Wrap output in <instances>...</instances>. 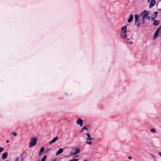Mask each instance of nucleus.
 <instances>
[{"mask_svg":"<svg viewBox=\"0 0 161 161\" xmlns=\"http://www.w3.org/2000/svg\"><path fill=\"white\" fill-rule=\"evenodd\" d=\"M127 27V26L124 25L121 29L120 36L123 40L126 39L128 37L126 34Z\"/></svg>","mask_w":161,"mask_h":161,"instance_id":"f257e3e1","label":"nucleus"},{"mask_svg":"<svg viewBox=\"0 0 161 161\" xmlns=\"http://www.w3.org/2000/svg\"><path fill=\"white\" fill-rule=\"evenodd\" d=\"M141 15H142V19H147L149 20H150V17L149 16L148 12H147V10H144L141 13Z\"/></svg>","mask_w":161,"mask_h":161,"instance_id":"f03ea898","label":"nucleus"},{"mask_svg":"<svg viewBox=\"0 0 161 161\" xmlns=\"http://www.w3.org/2000/svg\"><path fill=\"white\" fill-rule=\"evenodd\" d=\"M37 142V139L36 138L34 137L31 139L29 145V147H32L33 146H35Z\"/></svg>","mask_w":161,"mask_h":161,"instance_id":"7ed1b4c3","label":"nucleus"},{"mask_svg":"<svg viewBox=\"0 0 161 161\" xmlns=\"http://www.w3.org/2000/svg\"><path fill=\"white\" fill-rule=\"evenodd\" d=\"M75 152L72 151L70 153V154L71 155H75L78 154L80 152V149L79 147H76L74 149Z\"/></svg>","mask_w":161,"mask_h":161,"instance_id":"20e7f679","label":"nucleus"},{"mask_svg":"<svg viewBox=\"0 0 161 161\" xmlns=\"http://www.w3.org/2000/svg\"><path fill=\"white\" fill-rule=\"evenodd\" d=\"M83 120L80 118H78L76 121V124L79 125L80 127L83 126Z\"/></svg>","mask_w":161,"mask_h":161,"instance_id":"39448f33","label":"nucleus"},{"mask_svg":"<svg viewBox=\"0 0 161 161\" xmlns=\"http://www.w3.org/2000/svg\"><path fill=\"white\" fill-rule=\"evenodd\" d=\"M131 39V38H127L125 40H124V41L126 43L129 44H132V42L130 40Z\"/></svg>","mask_w":161,"mask_h":161,"instance_id":"423d86ee","label":"nucleus"},{"mask_svg":"<svg viewBox=\"0 0 161 161\" xmlns=\"http://www.w3.org/2000/svg\"><path fill=\"white\" fill-rule=\"evenodd\" d=\"M156 3V1L155 0H151L149 5V8H152Z\"/></svg>","mask_w":161,"mask_h":161,"instance_id":"0eeeda50","label":"nucleus"},{"mask_svg":"<svg viewBox=\"0 0 161 161\" xmlns=\"http://www.w3.org/2000/svg\"><path fill=\"white\" fill-rule=\"evenodd\" d=\"M58 136H56L55 137L53 140H52L50 142L49 144H51L53 143H54L56 141L58 140Z\"/></svg>","mask_w":161,"mask_h":161,"instance_id":"6e6552de","label":"nucleus"},{"mask_svg":"<svg viewBox=\"0 0 161 161\" xmlns=\"http://www.w3.org/2000/svg\"><path fill=\"white\" fill-rule=\"evenodd\" d=\"M8 155V153L7 152H6L4 153H3V154L2 155V158L3 159H6L7 158Z\"/></svg>","mask_w":161,"mask_h":161,"instance_id":"1a4fd4ad","label":"nucleus"},{"mask_svg":"<svg viewBox=\"0 0 161 161\" xmlns=\"http://www.w3.org/2000/svg\"><path fill=\"white\" fill-rule=\"evenodd\" d=\"M158 13L157 12H154L153 14L151 16V19L152 20H153L157 16Z\"/></svg>","mask_w":161,"mask_h":161,"instance_id":"9d476101","label":"nucleus"},{"mask_svg":"<svg viewBox=\"0 0 161 161\" xmlns=\"http://www.w3.org/2000/svg\"><path fill=\"white\" fill-rule=\"evenodd\" d=\"M86 140H92L93 139L91 137L89 133H87L86 134Z\"/></svg>","mask_w":161,"mask_h":161,"instance_id":"9b49d317","label":"nucleus"},{"mask_svg":"<svg viewBox=\"0 0 161 161\" xmlns=\"http://www.w3.org/2000/svg\"><path fill=\"white\" fill-rule=\"evenodd\" d=\"M86 144L90 145L92 144V140H86Z\"/></svg>","mask_w":161,"mask_h":161,"instance_id":"f8f14e48","label":"nucleus"},{"mask_svg":"<svg viewBox=\"0 0 161 161\" xmlns=\"http://www.w3.org/2000/svg\"><path fill=\"white\" fill-rule=\"evenodd\" d=\"M160 21L159 20H155L153 22V25H158L160 23Z\"/></svg>","mask_w":161,"mask_h":161,"instance_id":"ddd939ff","label":"nucleus"},{"mask_svg":"<svg viewBox=\"0 0 161 161\" xmlns=\"http://www.w3.org/2000/svg\"><path fill=\"white\" fill-rule=\"evenodd\" d=\"M44 151V147H42L41 148V149L40 150V151H39V156H40L43 153Z\"/></svg>","mask_w":161,"mask_h":161,"instance_id":"4468645a","label":"nucleus"},{"mask_svg":"<svg viewBox=\"0 0 161 161\" xmlns=\"http://www.w3.org/2000/svg\"><path fill=\"white\" fill-rule=\"evenodd\" d=\"M63 152V148H60L57 152L56 153V155H58V154L62 153Z\"/></svg>","mask_w":161,"mask_h":161,"instance_id":"2eb2a0df","label":"nucleus"},{"mask_svg":"<svg viewBox=\"0 0 161 161\" xmlns=\"http://www.w3.org/2000/svg\"><path fill=\"white\" fill-rule=\"evenodd\" d=\"M133 19V17L132 15H131L130 18L128 19L127 22L129 23L131 22L132 20Z\"/></svg>","mask_w":161,"mask_h":161,"instance_id":"dca6fc26","label":"nucleus"},{"mask_svg":"<svg viewBox=\"0 0 161 161\" xmlns=\"http://www.w3.org/2000/svg\"><path fill=\"white\" fill-rule=\"evenodd\" d=\"M135 24L136 25L137 27H138L139 26L140 24V22L139 20H135Z\"/></svg>","mask_w":161,"mask_h":161,"instance_id":"f3484780","label":"nucleus"},{"mask_svg":"<svg viewBox=\"0 0 161 161\" xmlns=\"http://www.w3.org/2000/svg\"><path fill=\"white\" fill-rule=\"evenodd\" d=\"M47 158V156L45 155L42 159L41 161H45Z\"/></svg>","mask_w":161,"mask_h":161,"instance_id":"a211bd4d","label":"nucleus"},{"mask_svg":"<svg viewBox=\"0 0 161 161\" xmlns=\"http://www.w3.org/2000/svg\"><path fill=\"white\" fill-rule=\"evenodd\" d=\"M150 131L152 133H154L156 132V130L152 128L150 130Z\"/></svg>","mask_w":161,"mask_h":161,"instance_id":"6ab92c4d","label":"nucleus"},{"mask_svg":"<svg viewBox=\"0 0 161 161\" xmlns=\"http://www.w3.org/2000/svg\"><path fill=\"white\" fill-rule=\"evenodd\" d=\"M135 20H138V19L139 18V16L137 14L135 16Z\"/></svg>","mask_w":161,"mask_h":161,"instance_id":"aec40b11","label":"nucleus"},{"mask_svg":"<svg viewBox=\"0 0 161 161\" xmlns=\"http://www.w3.org/2000/svg\"><path fill=\"white\" fill-rule=\"evenodd\" d=\"M88 129V127L87 126H84L82 128V130H87Z\"/></svg>","mask_w":161,"mask_h":161,"instance_id":"412c9836","label":"nucleus"},{"mask_svg":"<svg viewBox=\"0 0 161 161\" xmlns=\"http://www.w3.org/2000/svg\"><path fill=\"white\" fill-rule=\"evenodd\" d=\"M78 159H75L73 158V159L69 160V161H78Z\"/></svg>","mask_w":161,"mask_h":161,"instance_id":"4be33fe9","label":"nucleus"},{"mask_svg":"<svg viewBox=\"0 0 161 161\" xmlns=\"http://www.w3.org/2000/svg\"><path fill=\"white\" fill-rule=\"evenodd\" d=\"M12 134H13L14 136H17V133H15V132H13L12 133Z\"/></svg>","mask_w":161,"mask_h":161,"instance_id":"5701e85b","label":"nucleus"},{"mask_svg":"<svg viewBox=\"0 0 161 161\" xmlns=\"http://www.w3.org/2000/svg\"><path fill=\"white\" fill-rule=\"evenodd\" d=\"M4 149L2 147H0V153H1V152H2L3 150Z\"/></svg>","mask_w":161,"mask_h":161,"instance_id":"b1692460","label":"nucleus"},{"mask_svg":"<svg viewBox=\"0 0 161 161\" xmlns=\"http://www.w3.org/2000/svg\"><path fill=\"white\" fill-rule=\"evenodd\" d=\"M19 157H17L16 158L15 161H18L19 160Z\"/></svg>","mask_w":161,"mask_h":161,"instance_id":"393cba45","label":"nucleus"},{"mask_svg":"<svg viewBox=\"0 0 161 161\" xmlns=\"http://www.w3.org/2000/svg\"><path fill=\"white\" fill-rule=\"evenodd\" d=\"M158 154L159 155L161 158V152H159V153H158Z\"/></svg>","mask_w":161,"mask_h":161,"instance_id":"a878e982","label":"nucleus"},{"mask_svg":"<svg viewBox=\"0 0 161 161\" xmlns=\"http://www.w3.org/2000/svg\"><path fill=\"white\" fill-rule=\"evenodd\" d=\"M128 158L129 159H131L132 158L130 156H129L128 157Z\"/></svg>","mask_w":161,"mask_h":161,"instance_id":"bb28decb","label":"nucleus"},{"mask_svg":"<svg viewBox=\"0 0 161 161\" xmlns=\"http://www.w3.org/2000/svg\"><path fill=\"white\" fill-rule=\"evenodd\" d=\"M150 155H151V156H152V157L153 158H154V156H153V155H151V154Z\"/></svg>","mask_w":161,"mask_h":161,"instance_id":"cd10ccee","label":"nucleus"},{"mask_svg":"<svg viewBox=\"0 0 161 161\" xmlns=\"http://www.w3.org/2000/svg\"><path fill=\"white\" fill-rule=\"evenodd\" d=\"M56 159H54L53 160H52V161H56Z\"/></svg>","mask_w":161,"mask_h":161,"instance_id":"c85d7f7f","label":"nucleus"},{"mask_svg":"<svg viewBox=\"0 0 161 161\" xmlns=\"http://www.w3.org/2000/svg\"><path fill=\"white\" fill-rule=\"evenodd\" d=\"M158 10H159V11H161V8L160 9H158Z\"/></svg>","mask_w":161,"mask_h":161,"instance_id":"c756f323","label":"nucleus"},{"mask_svg":"<svg viewBox=\"0 0 161 161\" xmlns=\"http://www.w3.org/2000/svg\"><path fill=\"white\" fill-rule=\"evenodd\" d=\"M8 142H9V141L8 140L6 141V142L7 143H8Z\"/></svg>","mask_w":161,"mask_h":161,"instance_id":"7c9ffc66","label":"nucleus"},{"mask_svg":"<svg viewBox=\"0 0 161 161\" xmlns=\"http://www.w3.org/2000/svg\"><path fill=\"white\" fill-rule=\"evenodd\" d=\"M83 130H82V129L81 130V131H80V132H82V131H83Z\"/></svg>","mask_w":161,"mask_h":161,"instance_id":"2f4dec72","label":"nucleus"},{"mask_svg":"<svg viewBox=\"0 0 161 161\" xmlns=\"http://www.w3.org/2000/svg\"><path fill=\"white\" fill-rule=\"evenodd\" d=\"M83 161H88L87 160L85 159Z\"/></svg>","mask_w":161,"mask_h":161,"instance_id":"473e14b6","label":"nucleus"},{"mask_svg":"<svg viewBox=\"0 0 161 161\" xmlns=\"http://www.w3.org/2000/svg\"><path fill=\"white\" fill-rule=\"evenodd\" d=\"M147 1H148V2H149V1H150V0H147Z\"/></svg>","mask_w":161,"mask_h":161,"instance_id":"72a5a7b5","label":"nucleus"},{"mask_svg":"<svg viewBox=\"0 0 161 161\" xmlns=\"http://www.w3.org/2000/svg\"><path fill=\"white\" fill-rule=\"evenodd\" d=\"M5 161H9L8 160H6Z\"/></svg>","mask_w":161,"mask_h":161,"instance_id":"f704fd0d","label":"nucleus"}]
</instances>
